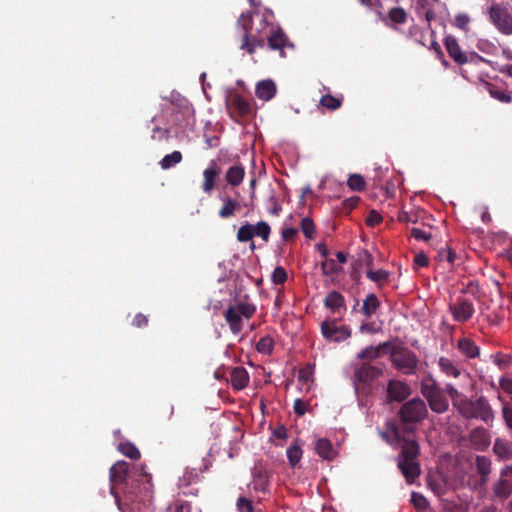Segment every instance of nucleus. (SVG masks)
Wrapping results in <instances>:
<instances>
[{"label": "nucleus", "mask_w": 512, "mask_h": 512, "mask_svg": "<svg viewBox=\"0 0 512 512\" xmlns=\"http://www.w3.org/2000/svg\"><path fill=\"white\" fill-rule=\"evenodd\" d=\"M426 415L425 402L420 398H413L401 406L398 412L399 421H387L385 430L381 432L382 438L388 444L399 446L397 467L408 485L414 484L422 472L419 461L420 446L414 433Z\"/></svg>", "instance_id": "nucleus-1"}, {"label": "nucleus", "mask_w": 512, "mask_h": 512, "mask_svg": "<svg viewBox=\"0 0 512 512\" xmlns=\"http://www.w3.org/2000/svg\"><path fill=\"white\" fill-rule=\"evenodd\" d=\"M184 110H188V100L180 93L172 91L169 100L164 104L162 113L152 118L155 128H160L161 125H177L179 116L183 115Z\"/></svg>", "instance_id": "nucleus-2"}, {"label": "nucleus", "mask_w": 512, "mask_h": 512, "mask_svg": "<svg viewBox=\"0 0 512 512\" xmlns=\"http://www.w3.org/2000/svg\"><path fill=\"white\" fill-rule=\"evenodd\" d=\"M458 413L465 419H480L487 425L494 421V411L485 396H479L477 399H466L459 404Z\"/></svg>", "instance_id": "nucleus-3"}, {"label": "nucleus", "mask_w": 512, "mask_h": 512, "mask_svg": "<svg viewBox=\"0 0 512 512\" xmlns=\"http://www.w3.org/2000/svg\"><path fill=\"white\" fill-rule=\"evenodd\" d=\"M256 312V305L241 301L236 305H230L224 312V318L231 332L235 335L239 334L243 329L242 318L250 319Z\"/></svg>", "instance_id": "nucleus-4"}, {"label": "nucleus", "mask_w": 512, "mask_h": 512, "mask_svg": "<svg viewBox=\"0 0 512 512\" xmlns=\"http://www.w3.org/2000/svg\"><path fill=\"white\" fill-rule=\"evenodd\" d=\"M390 360L394 368L405 375H415L418 369V357L406 347H393Z\"/></svg>", "instance_id": "nucleus-5"}, {"label": "nucleus", "mask_w": 512, "mask_h": 512, "mask_svg": "<svg viewBox=\"0 0 512 512\" xmlns=\"http://www.w3.org/2000/svg\"><path fill=\"white\" fill-rule=\"evenodd\" d=\"M383 370L377 366L371 365L368 362H363L355 367L353 375V385L355 391H366L370 388L372 382L380 377Z\"/></svg>", "instance_id": "nucleus-6"}, {"label": "nucleus", "mask_w": 512, "mask_h": 512, "mask_svg": "<svg viewBox=\"0 0 512 512\" xmlns=\"http://www.w3.org/2000/svg\"><path fill=\"white\" fill-rule=\"evenodd\" d=\"M489 17L497 29L505 35L512 34V8L500 4L489 8Z\"/></svg>", "instance_id": "nucleus-7"}, {"label": "nucleus", "mask_w": 512, "mask_h": 512, "mask_svg": "<svg viewBox=\"0 0 512 512\" xmlns=\"http://www.w3.org/2000/svg\"><path fill=\"white\" fill-rule=\"evenodd\" d=\"M128 477V463L125 461L116 462L109 471L111 483L110 492L114 496L116 503L119 505L120 498L115 491V486L126 483Z\"/></svg>", "instance_id": "nucleus-8"}, {"label": "nucleus", "mask_w": 512, "mask_h": 512, "mask_svg": "<svg viewBox=\"0 0 512 512\" xmlns=\"http://www.w3.org/2000/svg\"><path fill=\"white\" fill-rule=\"evenodd\" d=\"M387 402H403L411 395V388L401 380L392 379L387 384Z\"/></svg>", "instance_id": "nucleus-9"}, {"label": "nucleus", "mask_w": 512, "mask_h": 512, "mask_svg": "<svg viewBox=\"0 0 512 512\" xmlns=\"http://www.w3.org/2000/svg\"><path fill=\"white\" fill-rule=\"evenodd\" d=\"M449 310L453 319L460 323L469 321L475 312L473 304L464 298H458L455 303L450 304Z\"/></svg>", "instance_id": "nucleus-10"}, {"label": "nucleus", "mask_w": 512, "mask_h": 512, "mask_svg": "<svg viewBox=\"0 0 512 512\" xmlns=\"http://www.w3.org/2000/svg\"><path fill=\"white\" fill-rule=\"evenodd\" d=\"M444 46L448 55L458 65H464L469 62L468 54L462 51L457 39L452 35H447L444 38Z\"/></svg>", "instance_id": "nucleus-11"}, {"label": "nucleus", "mask_w": 512, "mask_h": 512, "mask_svg": "<svg viewBox=\"0 0 512 512\" xmlns=\"http://www.w3.org/2000/svg\"><path fill=\"white\" fill-rule=\"evenodd\" d=\"M475 464L480 478L479 480L474 482L473 489H484L489 480V475L492 471L491 460L486 456H477Z\"/></svg>", "instance_id": "nucleus-12"}, {"label": "nucleus", "mask_w": 512, "mask_h": 512, "mask_svg": "<svg viewBox=\"0 0 512 512\" xmlns=\"http://www.w3.org/2000/svg\"><path fill=\"white\" fill-rule=\"evenodd\" d=\"M321 331L327 340H333L335 342H340L350 337L349 329L345 326H337L335 322H323Z\"/></svg>", "instance_id": "nucleus-13"}, {"label": "nucleus", "mask_w": 512, "mask_h": 512, "mask_svg": "<svg viewBox=\"0 0 512 512\" xmlns=\"http://www.w3.org/2000/svg\"><path fill=\"white\" fill-rule=\"evenodd\" d=\"M492 489V501L504 502L512 495V483L507 479V476L500 477L495 481L491 487Z\"/></svg>", "instance_id": "nucleus-14"}, {"label": "nucleus", "mask_w": 512, "mask_h": 512, "mask_svg": "<svg viewBox=\"0 0 512 512\" xmlns=\"http://www.w3.org/2000/svg\"><path fill=\"white\" fill-rule=\"evenodd\" d=\"M469 440L476 450L483 451L490 445L491 436L484 427H476L470 432Z\"/></svg>", "instance_id": "nucleus-15"}, {"label": "nucleus", "mask_w": 512, "mask_h": 512, "mask_svg": "<svg viewBox=\"0 0 512 512\" xmlns=\"http://www.w3.org/2000/svg\"><path fill=\"white\" fill-rule=\"evenodd\" d=\"M253 486L256 491L265 492L268 486L269 474L261 461L255 463L252 469Z\"/></svg>", "instance_id": "nucleus-16"}, {"label": "nucleus", "mask_w": 512, "mask_h": 512, "mask_svg": "<svg viewBox=\"0 0 512 512\" xmlns=\"http://www.w3.org/2000/svg\"><path fill=\"white\" fill-rule=\"evenodd\" d=\"M249 374L242 366L234 367L230 370V382L234 390L240 391L249 384Z\"/></svg>", "instance_id": "nucleus-17"}, {"label": "nucleus", "mask_w": 512, "mask_h": 512, "mask_svg": "<svg viewBox=\"0 0 512 512\" xmlns=\"http://www.w3.org/2000/svg\"><path fill=\"white\" fill-rule=\"evenodd\" d=\"M493 452L500 461L512 460V443L503 438H496Z\"/></svg>", "instance_id": "nucleus-18"}, {"label": "nucleus", "mask_w": 512, "mask_h": 512, "mask_svg": "<svg viewBox=\"0 0 512 512\" xmlns=\"http://www.w3.org/2000/svg\"><path fill=\"white\" fill-rule=\"evenodd\" d=\"M457 349L466 358L473 359L479 356L480 348L476 343L467 337L460 338L457 342Z\"/></svg>", "instance_id": "nucleus-19"}, {"label": "nucleus", "mask_w": 512, "mask_h": 512, "mask_svg": "<svg viewBox=\"0 0 512 512\" xmlns=\"http://www.w3.org/2000/svg\"><path fill=\"white\" fill-rule=\"evenodd\" d=\"M256 96L264 101L272 99L276 94V85L274 81L267 79L257 83L255 89Z\"/></svg>", "instance_id": "nucleus-20"}, {"label": "nucleus", "mask_w": 512, "mask_h": 512, "mask_svg": "<svg viewBox=\"0 0 512 512\" xmlns=\"http://www.w3.org/2000/svg\"><path fill=\"white\" fill-rule=\"evenodd\" d=\"M315 452L325 460H333L337 452L333 448L332 443L327 438H319L315 443Z\"/></svg>", "instance_id": "nucleus-21"}, {"label": "nucleus", "mask_w": 512, "mask_h": 512, "mask_svg": "<svg viewBox=\"0 0 512 512\" xmlns=\"http://www.w3.org/2000/svg\"><path fill=\"white\" fill-rule=\"evenodd\" d=\"M430 409L436 413H444L448 410L449 404L443 390L427 399Z\"/></svg>", "instance_id": "nucleus-22"}, {"label": "nucleus", "mask_w": 512, "mask_h": 512, "mask_svg": "<svg viewBox=\"0 0 512 512\" xmlns=\"http://www.w3.org/2000/svg\"><path fill=\"white\" fill-rule=\"evenodd\" d=\"M324 306L336 312L340 308L345 307V298L340 292L333 290L326 295Z\"/></svg>", "instance_id": "nucleus-23"}, {"label": "nucleus", "mask_w": 512, "mask_h": 512, "mask_svg": "<svg viewBox=\"0 0 512 512\" xmlns=\"http://www.w3.org/2000/svg\"><path fill=\"white\" fill-rule=\"evenodd\" d=\"M390 346V342L380 343L378 346H368L365 349L361 350L357 358L361 360H374L380 357L383 350Z\"/></svg>", "instance_id": "nucleus-24"}, {"label": "nucleus", "mask_w": 512, "mask_h": 512, "mask_svg": "<svg viewBox=\"0 0 512 512\" xmlns=\"http://www.w3.org/2000/svg\"><path fill=\"white\" fill-rule=\"evenodd\" d=\"M288 38L281 28H278L268 37V45L273 50H280L284 55L283 48L286 46Z\"/></svg>", "instance_id": "nucleus-25"}, {"label": "nucleus", "mask_w": 512, "mask_h": 512, "mask_svg": "<svg viewBox=\"0 0 512 512\" xmlns=\"http://www.w3.org/2000/svg\"><path fill=\"white\" fill-rule=\"evenodd\" d=\"M379 307L380 301L375 294L371 293L367 295L366 299L363 301L361 312L363 315H365L366 318H370L373 314L376 313Z\"/></svg>", "instance_id": "nucleus-26"}, {"label": "nucleus", "mask_w": 512, "mask_h": 512, "mask_svg": "<svg viewBox=\"0 0 512 512\" xmlns=\"http://www.w3.org/2000/svg\"><path fill=\"white\" fill-rule=\"evenodd\" d=\"M441 390V387L435 381V379L432 378V376L425 377L421 381V393L426 398V400Z\"/></svg>", "instance_id": "nucleus-27"}, {"label": "nucleus", "mask_w": 512, "mask_h": 512, "mask_svg": "<svg viewBox=\"0 0 512 512\" xmlns=\"http://www.w3.org/2000/svg\"><path fill=\"white\" fill-rule=\"evenodd\" d=\"M219 169L216 168V165L213 164L209 168L204 171V181L202 184L203 190L206 193H209L213 190L215 185V179L219 174Z\"/></svg>", "instance_id": "nucleus-28"}, {"label": "nucleus", "mask_w": 512, "mask_h": 512, "mask_svg": "<svg viewBox=\"0 0 512 512\" xmlns=\"http://www.w3.org/2000/svg\"><path fill=\"white\" fill-rule=\"evenodd\" d=\"M245 175L244 168L241 165L231 166L226 173V180L232 186H238Z\"/></svg>", "instance_id": "nucleus-29"}, {"label": "nucleus", "mask_w": 512, "mask_h": 512, "mask_svg": "<svg viewBox=\"0 0 512 512\" xmlns=\"http://www.w3.org/2000/svg\"><path fill=\"white\" fill-rule=\"evenodd\" d=\"M438 365L443 373L447 376L457 378L460 375V369L454 364V362L446 357H440Z\"/></svg>", "instance_id": "nucleus-30"}, {"label": "nucleus", "mask_w": 512, "mask_h": 512, "mask_svg": "<svg viewBox=\"0 0 512 512\" xmlns=\"http://www.w3.org/2000/svg\"><path fill=\"white\" fill-rule=\"evenodd\" d=\"M118 450L132 460H137L141 456L139 449L129 441L119 443Z\"/></svg>", "instance_id": "nucleus-31"}, {"label": "nucleus", "mask_w": 512, "mask_h": 512, "mask_svg": "<svg viewBox=\"0 0 512 512\" xmlns=\"http://www.w3.org/2000/svg\"><path fill=\"white\" fill-rule=\"evenodd\" d=\"M274 339L270 335L263 336L256 344V350L264 355L272 354L274 350Z\"/></svg>", "instance_id": "nucleus-32"}, {"label": "nucleus", "mask_w": 512, "mask_h": 512, "mask_svg": "<svg viewBox=\"0 0 512 512\" xmlns=\"http://www.w3.org/2000/svg\"><path fill=\"white\" fill-rule=\"evenodd\" d=\"M287 458L292 468H295L302 458V449L297 443L291 444L287 451Z\"/></svg>", "instance_id": "nucleus-33"}, {"label": "nucleus", "mask_w": 512, "mask_h": 512, "mask_svg": "<svg viewBox=\"0 0 512 512\" xmlns=\"http://www.w3.org/2000/svg\"><path fill=\"white\" fill-rule=\"evenodd\" d=\"M366 276L378 286H382L388 281L389 272L384 269L368 270Z\"/></svg>", "instance_id": "nucleus-34"}, {"label": "nucleus", "mask_w": 512, "mask_h": 512, "mask_svg": "<svg viewBox=\"0 0 512 512\" xmlns=\"http://www.w3.org/2000/svg\"><path fill=\"white\" fill-rule=\"evenodd\" d=\"M271 228L266 221H260L253 225V237L258 236L267 242L270 237Z\"/></svg>", "instance_id": "nucleus-35"}, {"label": "nucleus", "mask_w": 512, "mask_h": 512, "mask_svg": "<svg viewBox=\"0 0 512 512\" xmlns=\"http://www.w3.org/2000/svg\"><path fill=\"white\" fill-rule=\"evenodd\" d=\"M445 391L451 398L452 404L456 410L459 409L460 402L466 399V396L459 392L452 384H447Z\"/></svg>", "instance_id": "nucleus-36"}, {"label": "nucleus", "mask_w": 512, "mask_h": 512, "mask_svg": "<svg viewBox=\"0 0 512 512\" xmlns=\"http://www.w3.org/2000/svg\"><path fill=\"white\" fill-rule=\"evenodd\" d=\"M300 228L304 236L308 239H314L316 236V227L313 220L305 217L301 220Z\"/></svg>", "instance_id": "nucleus-37"}, {"label": "nucleus", "mask_w": 512, "mask_h": 512, "mask_svg": "<svg viewBox=\"0 0 512 512\" xmlns=\"http://www.w3.org/2000/svg\"><path fill=\"white\" fill-rule=\"evenodd\" d=\"M348 187L353 191H363L366 187L365 179L360 174H351L347 181Z\"/></svg>", "instance_id": "nucleus-38"}, {"label": "nucleus", "mask_w": 512, "mask_h": 512, "mask_svg": "<svg viewBox=\"0 0 512 512\" xmlns=\"http://www.w3.org/2000/svg\"><path fill=\"white\" fill-rule=\"evenodd\" d=\"M388 18L393 23L403 24L407 20V12L401 7H394L389 10Z\"/></svg>", "instance_id": "nucleus-39"}, {"label": "nucleus", "mask_w": 512, "mask_h": 512, "mask_svg": "<svg viewBox=\"0 0 512 512\" xmlns=\"http://www.w3.org/2000/svg\"><path fill=\"white\" fill-rule=\"evenodd\" d=\"M321 270L323 275L328 276L338 274L342 270V267L338 265L334 259H325L321 263Z\"/></svg>", "instance_id": "nucleus-40"}, {"label": "nucleus", "mask_w": 512, "mask_h": 512, "mask_svg": "<svg viewBox=\"0 0 512 512\" xmlns=\"http://www.w3.org/2000/svg\"><path fill=\"white\" fill-rule=\"evenodd\" d=\"M181 159L182 155L179 151H174L171 154H167L160 162L161 168L164 170L170 169L171 167L179 163Z\"/></svg>", "instance_id": "nucleus-41"}, {"label": "nucleus", "mask_w": 512, "mask_h": 512, "mask_svg": "<svg viewBox=\"0 0 512 512\" xmlns=\"http://www.w3.org/2000/svg\"><path fill=\"white\" fill-rule=\"evenodd\" d=\"M239 206L238 202L232 199H228L224 202L223 206L219 211V216L221 218H228L234 215L237 207Z\"/></svg>", "instance_id": "nucleus-42"}, {"label": "nucleus", "mask_w": 512, "mask_h": 512, "mask_svg": "<svg viewBox=\"0 0 512 512\" xmlns=\"http://www.w3.org/2000/svg\"><path fill=\"white\" fill-rule=\"evenodd\" d=\"M253 238V225L245 223L237 231V240L239 242H248Z\"/></svg>", "instance_id": "nucleus-43"}, {"label": "nucleus", "mask_w": 512, "mask_h": 512, "mask_svg": "<svg viewBox=\"0 0 512 512\" xmlns=\"http://www.w3.org/2000/svg\"><path fill=\"white\" fill-rule=\"evenodd\" d=\"M342 104L341 99L336 98L332 96L331 94H326L321 97L320 99V105L329 109V110H336L339 108Z\"/></svg>", "instance_id": "nucleus-44"}, {"label": "nucleus", "mask_w": 512, "mask_h": 512, "mask_svg": "<svg viewBox=\"0 0 512 512\" xmlns=\"http://www.w3.org/2000/svg\"><path fill=\"white\" fill-rule=\"evenodd\" d=\"M411 503L416 509L421 511L426 510L428 507L427 499L421 493L418 492H412Z\"/></svg>", "instance_id": "nucleus-45"}, {"label": "nucleus", "mask_w": 512, "mask_h": 512, "mask_svg": "<svg viewBox=\"0 0 512 512\" xmlns=\"http://www.w3.org/2000/svg\"><path fill=\"white\" fill-rule=\"evenodd\" d=\"M272 282L281 285L284 284L287 280V272L282 266H278L274 269L272 276Z\"/></svg>", "instance_id": "nucleus-46"}, {"label": "nucleus", "mask_w": 512, "mask_h": 512, "mask_svg": "<svg viewBox=\"0 0 512 512\" xmlns=\"http://www.w3.org/2000/svg\"><path fill=\"white\" fill-rule=\"evenodd\" d=\"M470 17L467 14L460 13L456 15L454 25L464 32L469 31Z\"/></svg>", "instance_id": "nucleus-47"}, {"label": "nucleus", "mask_w": 512, "mask_h": 512, "mask_svg": "<svg viewBox=\"0 0 512 512\" xmlns=\"http://www.w3.org/2000/svg\"><path fill=\"white\" fill-rule=\"evenodd\" d=\"M238 25L244 30V33H248L252 28V13H242L238 19Z\"/></svg>", "instance_id": "nucleus-48"}, {"label": "nucleus", "mask_w": 512, "mask_h": 512, "mask_svg": "<svg viewBox=\"0 0 512 512\" xmlns=\"http://www.w3.org/2000/svg\"><path fill=\"white\" fill-rule=\"evenodd\" d=\"M236 506H237V509L239 512H253L254 511L252 501L243 496L238 498Z\"/></svg>", "instance_id": "nucleus-49"}, {"label": "nucleus", "mask_w": 512, "mask_h": 512, "mask_svg": "<svg viewBox=\"0 0 512 512\" xmlns=\"http://www.w3.org/2000/svg\"><path fill=\"white\" fill-rule=\"evenodd\" d=\"M490 94L493 98L504 103H509L512 100L510 93L505 90L491 89Z\"/></svg>", "instance_id": "nucleus-50"}, {"label": "nucleus", "mask_w": 512, "mask_h": 512, "mask_svg": "<svg viewBox=\"0 0 512 512\" xmlns=\"http://www.w3.org/2000/svg\"><path fill=\"white\" fill-rule=\"evenodd\" d=\"M439 260H446L450 264H453L456 259V253L452 249H442L438 252Z\"/></svg>", "instance_id": "nucleus-51"}, {"label": "nucleus", "mask_w": 512, "mask_h": 512, "mask_svg": "<svg viewBox=\"0 0 512 512\" xmlns=\"http://www.w3.org/2000/svg\"><path fill=\"white\" fill-rule=\"evenodd\" d=\"M411 236L414 237L416 240L421 241H429L432 238L431 233H428L420 228H412L411 229Z\"/></svg>", "instance_id": "nucleus-52"}, {"label": "nucleus", "mask_w": 512, "mask_h": 512, "mask_svg": "<svg viewBox=\"0 0 512 512\" xmlns=\"http://www.w3.org/2000/svg\"><path fill=\"white\" fill-rule=\"evenodd\" d=\"M137 469L139 470L138 481L148 485L150 488L152 486V484H151L152 475L145 470L144 465L138 466Z\"/></svg>", "instance_id": "nucleus-53"}, {"label": "nucleus", "mask_w": 512, "mask_h": 512, "mask_svg": "<svg viewBox=\"0 0 512 512\" xmlns=\"http://www.w3.org/2000/svg\"><path fill=\"white\" fill-rule=\"evenodd\" d=\"M382 222V216L375 210H371L366 218V224L368 226H376Z\"/></svg>", "instance_id": "nucleus-54"}, {"label": "nucleus", "mask_w": 512, "mask_h": 512, "mask_svg": "<svg viewBox=\"0 0 512 512\" xmlns=\"http://www.w3.org/2000/svg\"><path fill=\"white\" fill-rule=\"evenodd\" d=\"M241 48L245 49L249 54H253L255 52V43H252L248 33H244L243 35Z\"/></svg>", "instance_id": "nucleus-55"}, {"label": "nucleus", "mask_w": 512, "mask_h": 512, "mask_svg": "<svg viewBox=\"0 0 512 512\" xmlns=\"http://www.w3.org/2000/svg\"><path fill=\"white\" fill-rule=\"evenodd\" d=\"M502 415L507 427L512 430V408L508 404L503 405Z\"/></svg>", "instance_id": "nucleus-56"}, {"label": "nucleus", "mask_w": 512, "mask_h": 512, "mask_svg": "<svg viewBox=\"0 0 512 512\" xmlns=\"http://www.w3.org/2000/svg\"><path fill=\"white\" fill-rule=\"evenodd\" d=\"M298 234V229L294 227H284L281 230V236L285 241H290Z\"/></svg>", "instance_id": "nucleus-57"}, {"label": "nucleus", "mask_w": 512, "mask_h": 512, "mask_svg": "<svg viewBox=\"0 0 512 512\" xmlns=\"http://www.w3.org/2000/svg\"><path fill=\"white\" fill-rule=\"evenodd\" d=\"M132 325L137 328H142L148 325V317L142 313H138L132 320Z\"/></svg>", "instance_id": "nucleus-58"}, {"label": "nucleus", "mask_w": 512, "mask_h": 512, "mask_svg": "<svg viewBox=\"0 0 512 512\" xmlns=\"http://www.w3.org/2000/svg\"><path fill=\"white\" fill-rule=\"evenodd\" d=\"M500 388L507 394L512 396V379L508 377H501L499 380Z\"/></svg>", "instance_id": "nucleus-59"}, {"label": "nucleus", "mask_w": 512, "mask_h": 512, "mask_svg": "<svg viewBox=\"0 0 512 512\" xmlns=\"http://www.w3.org/2000/svg\"><path fill=\"white\" fill-rule=\"evenodd\" d=\"M294 413L298 416H303L306 412V403L301 399H296L294 401Z\"/></svg>", "instance_id": "nucleus-60"}, {"label": "nucleus", "mask_w": 512, "mask_h": 512, "mask_svg": "<svg viewBox=\"0 0 512 512\" xmlns=\"http://www.w3.org/2000/svg\"><path fill=\"white\" fill-rule=\"evenodd\" d=\"M235 106L238 109V111L242 114H246L250 111L249 103L242 98H237L235 100Z\"/></svg>", "instance_id": "nucleus-61"}, {"label": "nucleus", "mask_w": 512, "mask_h": 512, "mask_svg": "<svg viewBox=\"0 0 512 512\" xmlns=\"http://www.w3.org/2000/svg\"><path fill=\"white\" fill-rule=\"evenodd\" d=\"M414 263L418 267H426L428 266L429 260L428 257L423 252H420L415 255Z\"/></svg>", "instance_id": "nucleus-62"}, {"label": "nucleus", "mask_w": 512, "mask_h": 512, "mask_svg": "<svg viewBox=\"0 0 512 512\" xmlns=\"http://www.w3.org/2000/svg\"><path fill=\"white\" fill-rule=\"evenodd\" d=\"M360 331L362 333L374 334V333H376L377 330H376L375 324L373 322H367V323H363L360 326Z\"/></svg>", "instance_id": "nucleus-63"}, {"label": "nucleus", "mask_w": 512, "mask_h": 512, "mask_svg": "<svg viewBox=\"0 0 512 512\" xmlns=\"http://www.w3.org/2000/svg\"><path fill=\"white\" fill-rule=\"evenodd\" d=\"M273 435L278 439H285L287 438V429L285 426L280 425L278 426L274 431Z\"/></svg>", "instance_id": "nucleus-64"}]
</instances>
